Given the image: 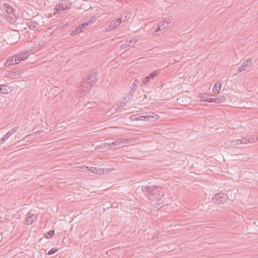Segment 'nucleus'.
<instances>
[{
    "label": "nucleus",
    "mask_w": 258,
    "mask_h": 258,
    "mask_svg": "<svg viewBox=\"0 0 258 258\" xmlns=\"http://www.w3.org/2000/svg\"><path fill=\"white\" fill-rule=\"evenodd\" d=\"M142 190L147 198L159 205L164 202V194L161 187L155 185L143 186Z\"/></svg>",
    "instance_id": "nucleus-1"
},
{
    "label": "nucleus",
    "mask_w": 258,
    "mask_h": 258,
    "mask_svg": "<svg viewBox=\"0 0 258 258\" xmlns=\"http://www.w3.org/2000/svg\"><path fill=\"white\" fill-rule=\"evenodd\" d=\"M95 73H91L87 75L83 80L82 87L88 89L90 88L93 84L96 82V77Z\"/></svg>",
    "instance_id": "nucleus-2"
},
{
    "label": "nucleus",
    "mask_w": 258,
    "mask_h": 258,
    "mask_svg": "<svg viewBox=\"0 0 258 258\" xmlns=\"http://www.w3.org/2000/svg\"><path fill=\"white\" fill-rule=\"evenodd\" d=\"M228 198V196L226 193L219 192L214 195L212 200L214 203L220 205L225 203Z\"/></svg>",
    "instance_id": "nucleus-3"
},
{
    "label": "nucleus",
    "mask_w": 258,
    "mask_h": 258,
    "mask_svg": "<svg viewBox=\"0 0 258 258\" xmlns=\"http://www.w3.org/2000/svg\"><path fill=\"white\" fill-rule=\"evenodd\" d=\"M127 143H128L127 140H122L121 139H118L113 142L107 143L106 144L110 147V148L113 149L115 148H118L123 147L124 145Z\"/></svg>",
    "instance_id": "nucleus-4"
},
{
    "label": "nucleus",
    "mask_w": 258,
    "mask_h": 258,
    "mask_svg": "<svg viewBox=\"0 0 258 258\" xmlns=\"http://www.w3.org/2000/svg\"><path fill=\"white\" fill-rule=\"evenodd\" d=\"M71 4L67 1H61L58 5H57L54 10L56 11L59 10H66L68 9H70L71 7Z\"/></svg>",
    "instance_id": "nucleus-5"
},
{
    "label": "nucleus",
    "mask_w": 258,
    "mask_h": 258,
    "mask_svg": "<svg viewBox=\"0 0 258 258\" xmlns=\"http://www.w3.org/2000/svg\"><path fill=\"white\" fill-rule=\"evenodd\" d=\"M33 211H29L27 215L26 223L27 225H31L36 221L37 218V215L32 212Z\"/></svg>",
    "instance_id": "nucleus-6"
},
{
    "label": "nucleus",
    "mask_w": 258,
    "mask_h": 258,
    "mask_svg": "<svg viewBox=\"0 0 258 258\" xmlns=\"http://www.w3.org/2000/svg\"><path fill=\"white\" fill-rule=\"evenodd\" d=\"M252 62V59L251 58H249L247 59L246 60H245L244 62H243L241 66L239 68V70L237 71V73L236 74V75H237L238 73H240L242 71L246 70L251 65Z\"/></svg>",
    "instance_id": "nucleus-7"
},
{
    "label": "nucleus",
    "mask_w": 258,
    "mask_h": 258,
    "mask_svg": "<svg viewBox=\"0 0 258 258\" xmlns=\"http://www.w3.org/2000/svg\"><path fill=\"white\" fill-rule=\"evenodd\" d=\"M18 59L19 58L17 55L11 56L6 60L5 63V66L9 67L11 65L17 64L19 62Z\"/></svg>",
    "instance_id": "nucleus-8"
},
{
    "label": "nucleus",
    "mask_w": 258,
    "mask_h": 258,
    "mask_svg": "<svg viewBox=\"0 0 258 258\" xmlns=\"http://www.w3.org/2000/svg\"><path fill=\"white\" fill-rule=\"evenodd\" d=\"M82 168L83 169L84 171H90V172L95 174H101L104 172L103 169L95 167H91L90 168H89L88 167H84Z\"/></svg>",
    "instance_id": "nucleus-9"
},
{
    "label": "nucleus",
    "mask_w": 258,
    "mask_h": 258,
    "mask_svg": "<svg viewBox=\"0 0 258 258\" xmlns=\"http://www.w3.org/2000/svg\"><path fill=\"white\" fill-rule=\"evenodd\" d=\"M211 96V95L210 94H204L201 97V99L206 102H218L219 101V100L216 99V98H211L210 97Z\"/></svg>",
    "instance_id": "nucleus-10"
},
{
    "label": "nucleus",
    "mask_w": 258,
    "mask_h": 258,
    "mask_svg": "<svg viewBox=\"0 0 258 258\" xmlns=\"http://www.w3.org/2000/svg\"><path fill=\"white\" fill-rule=\"evenodd\" d=\"M257 140V138H252L250 137H247L241 139V143L243 144H246L247 143H252L255 142Z\"/></svg>",
    "instance_id": "nucleus-11"
},
{
    "label": "nucleus",
    "mask_w": 258,
    "mask_h": 258,
    "mask_svg": "<svg viewBox=\"0 0 258 258\" xmlns=\"http://www.w3.org/2000/svg\"><path fill=\"white\" fill-rule=\"evenodd\" d=\"M159 118V116L157 114H155L152 112L148 115H146L144 117L145 120L155 121L157 120Z\"/></svg>",
    "instance_id": "nucleus-12"
},
{
    "label": "nucleus",
    "mask_w": 258,
    "mask_h": 258,
    "mask_svg": "<svg viewBox=\"0 0 258 258\" xmlns=\"http://www.w3.org/2000/svg\"><path fill=\"white\" fill-rule=\"evenodd\" d=\"M121 22V18L117 19L115 20L112 21L110 23V26H109V28L110 29L112 28V29H115L120 24Z\"/></svg>",
    "instance_id": "nucleus-13"
},
{
    "label": "nucleus",
    "mask_w": 258,
    "mask_h": 258,
    "mask_svg": "<svg viewBox=\"0 0 258 258\" xmlns=\"http://www.w3.org/2000/svg\"><path fill=\"white\" fill-rule=\"evenodd\" d=\"M12 91V89L7 85H2L1 87V92L3 94H7L11 93Z\"/></svg>",
    "instance_id": "nucleus-14"
},
{
    "label": "nucleus",
    "mask_w": 258,
    "mask_h": 258,
    "mask_svg": "<svg viewBox=\"0 0 258 258\" xmlns=\"http://www.w3.org/2000/svg\"><path fill=\"white\" fill-rule=\"evenodd\" d=\"M29 55L30 53L28 51L20 53L17 55L19 58L18 61H20L24 60L28 58Z\"/></svg>",
    "instance_id": "nucleus-15"
},
{
    "label": "nucleus",
    "mask_w": 258,
    "mask_h": 258,
    "mask_svg": "<svg viewBox=\"0 0 258 258\" xmlns=\"http://www.w3.org/2000/svg\"><path fill=\"white\" fill-rule=\"evenodd\" d=\"M221 86H222L221 83H219V82L216 83L214 85L213 88V92L215 94L218 93L219 92L220 90H221Z\"/></svg>",
    "instance_id": "nucleus-16"
},
{
    "label": "nucleus",
    "mask_w": 258,
    "mask_h": 258,
    "mask_svg": "<svg viewBox=\"0 0 258 258\" xmlns=\"http://www.w3.org/2000/svg\"><path fill=\"white\" fill-rule=\"evenodd\" d=\"M139 84V81L137 80H135L133 84L131 86L130 88V92L131 93H134L136 89H137V86Z\"/></svg>",
    "instance_id": "nucleus-17"
},
{
    "label": "nucleus",
    "mask_w": 258,
    "mask_h": 258,
    "mask_svg": "<svg viewBox=\"0 0 258 258\" xmlns=\"http://www.w3.org/2000/svg\"><path fill=\"white\" fill-rule=\"evenodd\" d=\"M4 8L6 10V12L9 14H12L13 12V9L9 5L5 4L4 5Z\"/></svg>",
    "instance_id": "nucleus-18"
},
{
    "label": "nucleus",
    "mask_w": 258,
    "mask_h": 258,
    "mask_svg": "<svg viewBox=\"0 0 258 258\" xmlns=\"http://www.w3.org/2000/svg\"><path fill=\"white\" fill-rule=\"evenodd\" d=\"M132 39L127 40L125 42L121 44V48L125 49L131 45L132 43Z\"/></svg>",
    "instance_id": "nucleus-19"
},
{
    "label": "nucleus",
    "mask_w": 258,
    "mask_h": 258,
    "mask_svg": "<svg viewBox=\"0 0 258 258\" xmlns=\"http://www.w3.org/2000/svg\"><path fill=\"white\" fill-rule=\"evenodd\" d=\"M160 70H156L154 72H152L151 74L148 76L150 80L153 79L156 76H157L160 73Z\"/></svg>",
    "instance_id": "nucleus-20"
},
{
    "label": "nucleus",
    "mask_w": 258,
    "mask_h": 258,
    "mask_svg": "<svg viewBox=\"0 0 258 258\" xmlns=\"http://www.w3.org/2000/svg\"><path fill=\"white\" fill-rule=\"evenodd\" d=\"M50 92H52L54 96H56L59 93V90L58 88L55 87L50 90Z\"/></svg>",
    "instance_id": "nucleus-21"
},
{
    "label": "nucleus",
    "mask_w": 258,
    "mask_h": 258,
    "mask_svg": "<svg viewBox=\"0 0 258 258\" xmlns=\"http://www.w3.org/2000/svg\"><path fill=\"white\" fill-rule=\"evenodd\" d=\"M89 23H90V22H88L86 23L81 24L78 26V28H79L80 31H82V29L84 28L86 26H87Z\"/></svg>",
    "instance_id": "nucleus-22"
},
{
    "label": "nucleus",
    "mask_w": 258,
    "mask_h": 258,
    "mask_svg": "<svg viewBox=\"0 0 258 258\" xmlns=\"http://www.w3.org/2000/svg\"><path fill=\"white\" fill-rule=\"evenodd\" d=\"M19 128V126H15L14 128L9 131V132L12 135L18 131Z\"/></svg>",
    "instance_id": "nucleus-23"
},
{
    "label": "nucleus",
    "mask_w": 258,
    "mask_h": 258,
    "mask_svg": "<svg viewBox=\"0 0 258 258\" xmlns=\"http://www.w3.org/2000/svg\"><path fill=\"white\" fill-rule=\"evenodd\" d=\"M123 105L122 102H117V103L116 104V105L115 107V110L119 109L121 108L122 107H123Z\"/></svg>",
    "instance_id": "nucleus-24"
},
{
    "label": "nucleus",
    "mask_w": 258,
    "mask_h": 258,
    "mask_svg": "<svg viewBox=\"0 0 258 258\" xmlns=\"http://www.w3.org/2000/svg\"><path fill=\"white\" fill-rule=\"evenodd\" d=\"M131 119L132 120H142V119H139L137 117V114H133L131 117Z\"/></svg>",
    "instance_id": "nucleus-25"
},
{
    "label": "nucleus",
    "mask_w": 258,
    "mask_h": 258,
    "mask_svg": "<svg viewBox=\"0 0 258 258\" xmlns=\"http://www.w3.org/2000/svg\"><path fill=\"white\" fill-rule=\"evenodd\" d=\"M58 248H52L49 250V255L54 254V253L58 251Z\"/></svg>",
    "instance_id": "nucleus-26"
},
{
    "label": "nucleus",
    "mask_w": 258,
    "mask_h": 258,
    "mask_svg": "<svg viewBox=\"0 0 258 258\" xmlns=\"http://www.w3.org/2000/svg\"><path fill=\"white\" fill-rule=\"evenodd\" d=\"M45 40H46V41L45 42H44V40H40L39 41V45L43 46L44 45H45L47 43V38L46 37L45 38Z\"/></svg>",
    "instance_id": "nucleus-27"
},
{
    "label": "nucleus",
    "mask_w": 258,
    "mask_h": 258,
    "mask_svg": "<svg viewBox=\"0 0 258 258\" xmlns=\"http://www.w3.org/2000/svg\"><path fill=\"white\" fill-rule=\"evenodd\" d=\"M81 31L80 30L79 28H78V27H77L75 30H73L72 32H71V34L72 35L73 34H78V33H79L80 32H81Z\"/></svg>",
    "instance_id": "nucleus-28"
},
{
    "label": "nucleus",
    "mask_w": 258,
    "mask_h": 258,
    "mask_svg": "<svg viewBox=\"0 0 258 258\" xmlns=\"http://www.w3.org/2000/svg\"><path fill=\"white\" fill-rule=\"evenodd\" d=\"M150 81V79L148 77H146L144 78L143 80V84L145 85L148 84Z\"/></svg>",
    "instance_id": "nucleus-29"
},
{
    "label": "nucleus",
    "mask_w": 258,
    "mask_h": 258,
    "mask_svg": "<svg viewBox=\"0 0 258 258\" xmlns=\"http://www.w3.org/2000/svg\"><path fill=\"white\" fill-rule=\"evenodd\" d=\"M216 98V99H218L219 101L218 102H216V103H222L225 100V97L223 96H222L221 98Z\"/></svg>",
    "instance_id": "nucleus-30"
},
{
    "label": "nucleus",
    "mask_w": 258,
    "mask_h": 258,
    "mask_svg": "<svg viewBox=\"0 0 258 258\" xmlns=\"http://www.w3.org/2000/svg\"><path fill=\"white\" fill-rule=\"evenodd\" d=\"M241 139H238V140H235L233 141V143L235 145V144H236V145L242 144V143H241Z\"/></svg>",
    "instance_id": "nucleus-31"
},
{
    "label": "nucleus",
    "mask_w": 258,
    "mask_h": 258,
    "mask_svg": "<svg viewBox=\"0 0 258 258\" xmlns=\"http://www.w3.org/2000/svg\"><path fill=\"white\" fill-rule=\"evenodd\" d=\"M54 234V231L53 230L49 231V238L52 237Z\"/></svg>",
    "instance_id": "nucleus-32"
},
{
    "label": "nucleus",
    "mask_w": 258,
    "mask_h": 258,
    "mask_svg": "<svg viewBox=\"0 0 258 258\" xmlns=\"http://www.w3.org/2000/svg\"><path fill=\"white\" fill-rule=\"evenodd\" d=\"M12 136V135L8 132L6 135L5 136H4L5 138H6V139H9L11 136Z\"/></svg>",
    "instance_id": "nucleus-33"
},
{
    "label": "nucleus",
    "mask_w": 258,
    "mask_h": 258,
    "mask_svg": "<svg viewBox=\"0 0 258 258\" xmlns=\"http://www.w3.org/2000/svg\"><path fill=\"white\" fill-rule=\"evenodd\" d=\"M164 24H165V26H164L163 29H164V28H165L166 27H167V25H168V23H166V22H164V23H162L161 24H158V26H163Z\"/></svg>",
    "instance_id": "nucleus-34"
},
{
    "label": "nucleus",
    "mask_w": 258,
    "mask_h": 258,
    "mask_svg": "<svg viewBox=\"0 0 258 258\" xmlns=\"http://www.w3.org/2000/svg\"><path fill=\"white\" fill-rule=\"evenodd\" d=\"M6 139L5 138V137H4L3 138H2L1 140H0V145L3 144L5 142Z\"/></svg>",
    "instance_id": "nucleus-35"
},
{
    "label": "nucleus",
    "mask_w": 258,
    "mask_h": 258,
    "mask_svg": "<svg viewBox=\"0 0 258 258\" xmlns=\"http://www.w3.org/2000/svg\"><path fill=\"white\" fill-rule=\"evenodd\" d=\"M161 26H158V27L156 28L155 32H156L159 31H161Z\"/></svg>",
    "instance_id": "nucleus-36"
},
{
    "label": "nucleus",
    "mask_w": 258,
    "mask_h": 258,
    "mask_svg": "<svg viewBox=\"0 0 258 258\" xmlns=\"http://www.w3.org/2000/svg\"><path fill=\"white\" fill-rule=\"evenodd\" d=\"M36 26L35 25H30V28L31 29H33V30H35V28Z\"/></svg>",
    "instance_id": "nucleus-37"
},
{
    "label": "nucleus",
    "mask_w": 258,
    "mask_h": 258,
    "mask_svg": "<svg viewBox=\"0 0 258 258\" xmlns=\"http://www.w3.org/2000/svg\"><path fill=\"white\" fill-rule=\"evenodd\" d=\"M127 20V16H126L121 19V21H126Z\"/></svg>",
    "instance_id": "nucleus-38"
},
{
    "label": "nucleus",
    "mask_w": 258,
    "mask_h": 258,
    "mask_svg": "<svg viewBox=\"0 0 258 258\" xmlns=\"http://www.w3.org/2000/svg\"><path fill=\"white\" fill-rule=\"evenodd\" d=\"M145 116H144V115H143V116H141L138 117V118L139 119H143L142 120H144V117H145Z\"/></svg>",
    "instance_id": "nucleus-39"
},
{
    "label": "nucleus",
    "mask_w": 258,
    "mask_h": 258,
    "mask_svg": "<svg viewBox=\"0 0 258 258\" xmlns=\"http://www.w3.org/2000/svg\"><path fill=\"white\" fill-rule=\"evenodd\" d=\"M47 235H48V232H47L46 234H45V236L46 237V238H48V237L47 236Z\"/></svg>",
    "instance_id": "nucleus-40"
},
{
    "label": "nucleus",
    "mask_w": 258,
    "mask_h": 258,
    "mask_svg": "<svg viewBox=\"0 0 258 258\" xmlns=\"http://www.w3.org/2000/svg\"><path fill=\"white\" fill-rule=\"evenodd\" d=\"M49 17H51V14H49Z\"/></svg>",
    "instance_id": "nucleus-41"
},
{
    "label": "nucleus",
    "mask_w": 258,
    "mask_h": 258,
    "mask_svg": "<svg viewBox=\"0 0 258 258\" xmlns=\"http://www.w3.org/2000/svg\"><path fill=\"white\" fill-rule=\"evenodd\" d=\"M146 97H147V96L145 95L144 96V98H146Z\"/></svg>",
    "instance_id": "nucleus-42"
},
{
    "label": "nucleus",
    "mask_w": 258,
    "mask_h": 258,
    "mask_svg": "<svg viewBox=\"0 0 258 258\" xmlns=\"http://www.w3.org/2000/svg\"><path fill=\"white\" fill-rule=\"evenodd\" d=\"M49 258H52V257H49Z\"/></svg>",
    "instance_id": "nucleus-43"
}]
</instances>
